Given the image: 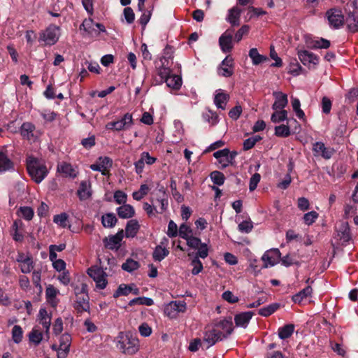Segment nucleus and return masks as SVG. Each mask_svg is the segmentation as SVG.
<instances>
[{"instance_id":"nucleus-1","label":"nucleus","mask_w":358,"mask_h":358,"mask_svg":"<svg viewBox=\"0 0 358 358\" xmlns=\"http://www.w3.org/2000/svg\"><path fill=\"white\" fill-rule=\"evenodd\" d=\"M116 347L122 353L132 355L139 350V340L129 331H121L116 337Z\"/></svg>"},{"instance_id":"nucleus-2","label":"nucleus","mask_w":358,"mask_h":358,"mask_svg":"<svg viewBox=\"0 0 358 358\" xmlns=\"http://www.w3.org/2000/svg\"><path fill=\"white\" fill-rule=\"evenodd\" d=\"M27 169L31 179L36 183L41 182L48 173L45 162L32 156L27 158Z\"/></svg>"},{"instance_id":"nucleus-3","label":"nucleus","mask_w":358,"mask_h":358,"mask_svg":"<svg viewBox=\"0 0 358 358\" xmlns=\"http://www.w3.org/2000/svg\"><path fill=\"white\" fill-rule=\"evenodd\" d=\"M76 301L74 308L78 312L89 311L90 303L87 285L82 283L75 287Z\"/></svg>"},{"instance_id":"nucleus-4","label":"nucleus","mask_w":358,"mask_h":358,"mask_svg":"<svg viewBox=\"0 0 358 358\" xmlns=\"http://www.w3.org/2000/svg\"><path fill=\"white\" fill-rule=\"evenodd\" d=\"M224 336L220 334L214 326L207 327L203 332V346L205 349H208L216 343L222 341Z\"/></svg>"},{"instance_id":"nucleus-5","label":"nucleus","mask_w":358,"mask_h":358,"mask_svg":"<svg viewBox=\"0 0 358 358\" xmlns=\"http://www.w3.org/2000/svg\"><path fill=\"white\" fill-rule=\"evenodd\" d=\"M87 273L93 279L98 289H103L106 288L108 280V275L102 268L97 266H91L87 270Z\"/></svg>"},{"instance_id":"nucleus-6","label":"nucleus","mask_w":358,"mask_h":358,"mask_svg":"<svg viewBox=\"0 0 358 358\" xmlns=\"http://www.w3.org/2000/svg\"><path fill=\"white\" fill-rule=\"evenodd\" d=\"M59 37V28L51 24L40 34V41H43L47 45H52L57 43Z\"/></svg>"},{"instance_id":"nucleus-7","label":"nucleus","mask_w":358,"mask_h":358,"mask_svg":"<svg viewBox=\"0 0 358 358\" xmlns=\"http://www.w3.org/2000/svg\"><path fill=\"white\" fill-rule=\"evenodd\" d=\"M132 123L131 115L126 113L120 120L107 123L106 128L108 130L120 131L129 129Z\"/></svg>"},{"instance_id":"nucleus-8","label":"nucleus","mask_w":358,"mask_h":358,"mask_svg":"<svg viewBox=\"0 0 358 358\" xmlns=\"http://www.w3.org/2000/svg\"><path fill=\"white\" fill-rule=\"evenodd\" d=\"M326 17L331 28L339 29L343 25L344 16L340 9L334 8L328 10Z\"/></svg>"},{"instance_id":"nucleus-9","label":"nucleus","mask_w":358,"mask_h":358,"mask_svg":"<svg viewBox=\"0 0 358 358\" xmlns=\"http://www.w3.org/2000/svg\"><path fill=\"white\" fill-rule=\"evenodd\" d=\"M16 262L18 263L20 271L23 273H29L34 268V261L29 254L18 252Z\"/></svg>"},{"instance_id":"nucleus-10","label":"nucleus","mask_w":358,"mask_h":358,"mask_svg":"<svg viewBox=\"0 0 358 358\" xmlns=\"http://www.w3.org/2000/svg\"><path fill=\"white\" fill-rule=\"evenodd\" d=\"M280 258V252L278 249H271L266 251L262 257L264 262L263 267L268 268L275 266Z\"/></svg>"},{"instance_id":"nucleus-11","label":"nucleus","mask_w":358,"mask_h":358,"mask_svg":"<svg viewBox=\"0 0 358 358\" xmlns=\"http://www.w3.org/2000/svg\"><path fill=\"white\" fill-rule=\"evenodd\" d=\"M234 70V59L230 56H227L218 66L217 73L223 77H230L233 75Z\"/></svg>"},{"instance_id":"nucleus-12","label":"nucleus","mask_w":358,"mask_h":358,"mask_svg":"<svg viewBox=\"0 0 358 358\" xmlns=\"http://www.w3.org/2000/svg\"><path fill=\"white\" fill-rule=\"evenodd\" d=\"M112 164L113 161L110 158L108 157H99L96 164L90 166V169L95 171H100L102 175L106 176Z\"/></svg>"},{"instance_id":"nucleus-13","label":"nucleus","mask_w":358,"mask_h":358,"mask_svg":"<svg viewBox=\"0 0 358 358\" xmlns=\"http://www.w3.org/2000/svg\"><path fill=\"white\" fill-rule=\"evenodd\" d=\"M124 237L123 230L119 231L116 234L104 238L103 242L106 248L110 250H117L121 245Z\"/></svg>"},{"instance_id":"nucleus-14","label":"nucleus","mask_w":358,"mask_h":358,"mask_svg":"<svg viewBox=\"0 0 358 358\" xmlns=\"http://www.w3.org/2000/svg\"><path fill=\"white\" fill-rule=\"evenodd\" d=\"M298 56L303 65L308 66L309 68L315 66L319 62V58L315 54L308 50L299 51Z\"/></svg>"},{"instance_id":"nucleus-15","label":"nucleus","mask_w":358,"mask_h":358,"mask_svg":"<svg viewBox=\"0 0 358 358\" xmlns=\"http://www.w3.org/2000/svg\"><path fill=\"white\" fill-rule=\"evenodd\" d=\"M214 327L224 336V339L231 334L234 324L231 318L224 319L215 324Z\"/></svg>"},{"instance_id":"nucleus-16","label":"nucleus","mask_w":358,"mask_h":358,"mask_svg":"<svg viewBox=\"0 0 358 358\" xmlns=\"http://www.w3.org/2000/svg\"><path fill=\"white\" fill-rule=\"evenodd\" d=\"M313 150L315 156H321L325 159H330L334 154V149L327 148L322 142H316L313 144Z\"/></svg>"},{"instance_id":"nucleus-17","label":"nucleus","mask_w":358,"mask_h":358,"mask_svg":"<svg viewBox=\"0 0 358 358\" xmlns=\"http://www.w3.org/2000/svg\"><path fill=\"white\" fill-rule=\"evenodd\" d=\"M232 32L227 30L219 38V45L223 52H229L233 48Z\"/></svg>"},{"instance_id":"nucleus-18","label":"nucleus","mask_w":358,"mask_h":358,"mask_svg":"<svg viewBox=\"0 0 358 358\" xmlns=\"http://www.w3.org/2000/svg\"><path fill=\"white\" fill-rule=\"evenodd\" d=\"M24 224L21 220H16L14 221L10 230V235L14 241L17 242H22L24 239Z\"/></svg>"},{"instance_id":"nucleus-19","label":"nucleus","mask_w":358,"mask_h":358,"mask_svg":"<svg viewBox=\"0 0 358 358\" xmlns=\"http://www.w3.org/2000/svg\"><path fill=\"white\" fill-rule=\"evenodd\" d=\"M273 95L275 101L272 106V109L274 110H284V108L288 103L287 95L282 93L281 91H275Z\"/></svg>"},{"instance_id":"nucleus-20","label":"nucleus","mask_w":358,"mask_h":358,"mask_svg":"<svg viewBox=\"0 0 358 358\" xmlns=\"http://www.w3.org/2000/svg\"><path fill=\"white\" fill-rule=\"evenodd\" d=\"M35 126L31 122H24L20 127V134L28 141H35L34 135Z\"/></svg>"},{"instance_id":"nucleus-21","label":"nucleus","mask_w":358,"mask_h":358,"mask_svg":"<svg viewBox=\"0 0 358 358\" xmlns=\"http://www.w3.org/2000/svg\"><path fill=\"white\" fill-rule=\"evenodd\" d=\"M59 292V290L52 285H49L46 288V300L52 307L55 308L57 306L58 299H57V296Z\"/></svg>"},{"instance_id":"nucleus-22","label":"nucleus","mask_w":358,"mask_h":358,"mask_svg":"<svg viewBox=\"0 0 358 358\" xmlns=\"http://www.w3.org/2000/svg\"><path fill=\"white\" fill-rule=\"evenodd\" d=\"M252 316L253 313L251 311L243 312L236 315L234 317L236 325L237 327L245 328L249 324Z\"/></svg>"},{"instance_id":"nucleus-23","label":"nucleus","mask_w":358,"mask_h":358,"mask_svg":"<svg viewBox=\"0 0 358 358\" xmlns=\"http://www.w3.org/2000/svg\"><path fill=\"white\" fill-rule=\"evenodd\" d=\"M92 195L91 183L90 181H81L78 189V196L80 200H86Z\"/></svg>"},{"instance_id":"nucleus-24","label":"nucleus","mask_w":358,"mask_h":358,"mask_svg":"<svg viewBox=\"0 0 358 358\" xmlns=\"http://www.w3.org/2000/svg\"><path fill=\"white\" fill-rule=\"evenodd\" d=\"M38 320L45 332L48 333L51 324V316L45 308H41L39 310Z\"/></svg>"},{"instance_id":"nucleus-25","label":"nucleus","mask_w":358,"mask_h":358,"mask_svg":"<svg viewBox=\"0 0 358 358\" xmlns=\"http://www.w3.org/2000/svg\"><path fill=\"white\" fill-rule=\"evenodd\" d=\"M241 10L235 6L229 9L226 20L232 26H238L240 24Z\"/></svg>"},{"instance_id":"nucleus-26","label":"nucleus","mask_w":358,"mask_h":358,"mask_svg":"<svg viewBox=\"0 0 358 358\" xmlns=\"http://www.w3.org/2000/svg\"><path fill=\"white\" fill-rule=\"evenodd\" d=\"M117 213L122 219H129L135 214L134 207L129 204H123L117 208Z\"/></svg>"},{"instance_id":"nucleus-27","label":"nucleus","mask_w":358,"mask_h":358,"mask_svg":"<svg viewBox=\"0 0 358 358\" xmlns=\"http://www.w3.org/2000/svg\"><path fill=\"white\" fill-rule=\"evenodd\" d=\"M140 225L136 220H130L125 227V235L127 238H134L137 234Z\"/></svg>"},{"instance_id":"nucleus-28","label":"nucleus","mask_w":358,"mask_h":358,"mask_svg":"<svg viewBox=\"0 0 358 358\" xmlns=\"http://www.w3.org/2000/svg\"><path fill=\"white\" fill-rule=\"evenodd\" d=\"M166 87L172 90H179L182 85V78L177 75L169 76L164 81Z\"/></svg>"},{"instance_id":"nucleus-29","label":"nucleus","mask_w":358,"mask_h":358,"mask_svg":"<svg viewBox=\"0 0 358 358\" xmlns=\"http://www.w3.org/2000/svg\"><path fill=\"white\" fill-rule=\"evenodd\" d=\"M229 99V94L224 92H220L215 94L214 97V103L217 108L225 110Z\"/></svg>"},{"instance_id":"nucleus-30","label":"nucleus","mask_w":358,"mask_h":358,"mask_svg":"<svg viewBox=\"0 0 358 358\" xmlns=\"http://www.w3.org/2000/svg\"><path fill=\"white\" fill-rule=\"evenodd\" d=\"M249 57L252 59V63L253 65H259L264 62L268 60V57L260 55L257 48H251L249 51Z\"/></svg>"},{"instance_id":"nucleus-31","label":"nucleus","mask_w":358,"mask_h":358,"mask_svg":"<svg viewBox=\"0 0 358 358\" xmlns=\"http://www.w3.org/2000/svg\"><path fill=\"white\" fill-rule=\"evenodd\" d=\"M57 170L59 172L64 174L66 176H69L73 178H76L77 176L76 170L73 168L71 164L69 163H61L58 165Z\"/></svg>"},{"instance_id":"nucleus-32","label":"nucleus","mask_w":358,"mask_h":358,"mask_svg":"<svg viewBox=\"0 0 358 358\" xmlns=\"http://www.w3.org/2000/svg\"><path fill=\"white\" fill-rule=\"evenodd\" d=\"M346 23L350 31H358V15L350 13L346 18Z\"/></svg>"},{"instance_id":"nucleus-33","label":"nucleus","mask_w":358,"mask_h":358,"mask_svg":"<svg viewBox=\"0 0 358 358\" xmlns=\"http://www.w3.org/2000/svg\"><path fill=\"white\" fill-rule=\"evenodd\" d=\"M313 292L312 287L308 285L306 287H305L303 289L298 292L297 294H294L292 296V301L294 303H300L304 299L307 298L308 296H310Z\"/></svg>"},{"instance_id":"nucleus-34","label":"nucleus","mask_w":358,"mask_h":358,"mask_svg":"<svg viewBox=\"0 0 358 358\" xmlns=\"http://www.w3.org/2000/svg\"><path fill=\"white\" fill-rule=\"evenodd\" d=\"M236 155L237 152L233 151L231 152V154L228 155L227 157H222L221 159H218L217 161L220 164L219 167L223 169L229 165H234Z\"/></svg>"},{"instance_id":"nucleus-35","label":"nucleus","mask_w":358,"mask_h":358,"mask_svg":"<svg viewBox=\"0 0 358 358\" xmlns=\"http://www.w3.org/2000/svg\"><path fill=\"white\" fill-rule=\"evenodd\" d=\"M117 220L113 213H106L101 217V223L104 227L112 228L113 227Z\"/></svg>"},{"instance_id":"nucleus-36","label":"nucleus","mask_w":358,"mask_h":358,"mask_svg":"<svg viewBox=\"0 0 358 358\" xmlns=\"http://www.w3.org/2000/svg\"><path fill=\"white\" fill-rule=\"evenodd\" d=\"M294 330V324H286L278 329V336L280 339L284 340L289 338Z\"/></svg>"},{"instance_id":"nucleus-37","label":"nucleus","mask_w":358,"mask_h":358,"mask_svg":"<svg viewBox=\"0 0 358 358\" xmlns=\"http://www.w3.org/2000/svg\"><path fill=\"white\" fill-rule=\"evenodd\" d=\"M169 254V251L162 245H157L152 254V257L155 261L161 262Z\"/></svg>"},{"instance_id":"nucleus-38","label":"nucleus","mask_w":358,"mask_h":358,"mask_svg":"<svg viewBox=\"0 0 358 358\" xmlns=\"http://www.w3.org/2000/svg\"><path fill=\"white\" fill-rule=\"evenodd\" d=\"M280 307V304L274 303L263 307L259 310V314L263 317H268L275 313Z\"/></svg>"},{"instance_id":"nucleus-39","label":"nucleus","mask_w":358,"mask_h":358,"mask_svg":"<svg viewBox=\"0 0 358 358\" xmlns=\"http://www.w3.org/2000/svg\"><path fill=\"white\" fill-rule=\"evenodd\" d=\"M12 168L13 162L4 152H0V172L10 170Z\"/></svg>"},{"instance_id":"nucleus-40","label":"nucleus","mask_w":358,"mask_h":358,"mask_svg":"<svg viewBox=\"0 0 358 358\" xmlns=\"http://www.w3.org/2000/svg\"><path fill=\"white\" fill-rule=\"evenodd\" d=\"M53 222L59 227L65 228L69 225V215L66 213L55 215L53 217Z\"/></svg>"},{"instance_id":"nucleus-41","label":"nucleus","mask_w":358,"mask_h":358,"mask_svg":"<svg viewBox=\"0 0 358 358\" xmlns=\"http://www.w3.org/2000/svg\"><path fill=\"white\" fill-rule=\"evenodd\" d=\"M17 215L20 217H23L26 220H32L34 212L32 208L29 206H22L19 208L17 210Z\"/></svg>"},{"instance_id":"nucleus-42","label":"nucleus","mask_w":358,"mask_h":358,"mask_svg":"<svg viewBox=\"0 0 358 358\" xmlns=\"http://www.w3.org/2000/svg\"><path fill=\"white\" fill-rule=\"evenodd\" d=\"M287 118V112L285 110H277L271 115V120L277 124L285 121Z\"/></svg>"},{"instance_id":"nucleus-43","label":"nucleus","mask_w":358,"mask_h":358,"mask_svg":"<svg viewBox=\"0 0 358 358\" xmlns=\"http://www.w3.org/2000/svg\"><path fill=\"white\" fill-rule=\"evenodd\" d=\"M138 267L139 263L132 259H127L122 265V268L127 272H132L138 269Z\"/></svg>"},{"instance_id":"nucleus-44","label":"nucleus","mask_w":358,"mask_h":358,"mask_svg":"<svg viewBox=\"0 0 358 358\" xmlns=\"http://www.w3.org/2000/svg\"><path fill=\"white\" fill-rule=\"evenodd\" d=\"M210 177L213 183L219 186L222 185L225 180L224 174L218 171H213Z\"/></svg>"},{"instance_id":"nucleus-45","label":"nucleus","mask_w":358,"mask_h":358,"mask_svg":"<svg viewBox=\"0 0 358 358\" xmlns=\"http://www.w3.org/2000/svg\"><path fill=\"white\" fill-rule=\"evenodd\" d=\"M275 134L278 137H287L290 135L289 127L285 124L276 126L275 127Z\"/></svg>"},{"instance_id":"nucleus-46","label":"nucleus","mask_w":358,"mask_h":358,"mask_svg":"<svg viewBox=\"0 0 358 358\" xmlns=\"http://www.w3.org/2000/svg\"><path fill=\"white\" fill-rule=\"evenodd\" d=\"M203 119L209 122L211 125H215L218 123L219 122V117L217 114L213 111V110H208L207 113H204L203 115Z\"/></svg>"},{"instance_id":"nucleus-47","label":"nucleus","mask_w":358,"mask_h":358,"mask_svg":"<svg viewBox=\"0 0 358 358\" xmlns=\"http://www.w3.org/2000/svg\"><path fill=\"white\" fill-rule=\"evenodd\" d=\"M95 23L93 20L91 18L85 19L83 22L82 24L80 27V29H83L88 34H92L94 29Z\"/></svg>"},{"instance_id":"nucleus-48","label":"nucleus","mask_w":358,"mask_h":358,"mask_svg":"<svg viewBox=\"0 0 358 358\" xmlns=\"http://www.w3.org/2000/svg\"><path fill=\"white\" fill-rule=\"evenodd\" d=\"M23 331L20 326L15 325L12 329V338L15 343H19L22 339Z\"/></svg>"},{"instance_id":"nucleus-49","label":"nucleus","mask_w":358,"mask_h":358,"mask_svg":"<svg viewBox=\"0 0 358 358\" xmlns=\"http://www.w3.org/2000/svg\"><path fill=\"white\" fill-rule=\"evenodd\" d=\"M40 115L43 117V120L47 122L54 121L57 117V113L48 109H44L39 111Z\"/></svg>"},{"instance_id":"nucleus-50","label":"nucleus","mask_w":358,"mask_h":358,"mask_svg":"<svg viewBox=\"0 0 358 358\" xmlns=\"http://www.w3.org/2000/svg\"><path fill=\"white\" fill-rule=\"evenodd\" d=\"M52 349L57 351L58 358H66L69 352L70 348H63L62 345L54 344L52 345Z\"/></svg>"},{"instance_id":"nucleus-51","label":"nucleus","mask_w":358,"mask_h":358,"mask_svg":"<svg viewBox=\"0 0 358 358\" xmlns=\"http://www.w3.org/2000/svg\"><path fill=\"white\" fill-rule=\"evenodd\" d=\"M261 139H262V138L258 135L253 136L250 138H247L243 142V149L245 150H248L251 149L252 148H253L255 146L256 143H257Z\"/></svg>"},{"instance_id":"nucleus-52","label":"nucleus","mask_w":358,"mask_h":358,"mask_svg":"<svg viewBox=\"0 0 358 358\" xmlns=\"http://www.w3.org/2000/svg\"><path fill=\"white\" fill-rule=\"evenodd\" d=\"M252 228L253 224L250 220H244L242 222H241L238 226L239 231L245 234L250 233L252 231Z\"/></svg>"},{"instance_id":"nucleus-53","label":"nucleus","mask_w":358,"mask_h":358,"mask_svg":"<svg viewBox=\"0 0 358 358\" xmlns=\"http://www.w3.org/2000/svg\"><path fill=\"white\" fill-rule=\"evenodd\" d=\"M43 338V334L38 329H33L29 334V340L31 342L38 345Z\"/></svg>"},{"instance_id":"nucleus-54","label":"nucleus","mask_w":358,"mask_h":358,"mask_svg":"<svg viewBox=\"0 0 358 358\" xmlns=\"http://www.w3.org/2000/svg\"><path fill=\"white\" fill-rule=\"evenodd\" d=\"M153 300L148 297H138L135 298L129 301V305L133 306L135 304H143L146 306H152L153 304Z\"/></svg>"},{"instance_id":"nucleus-55","label":"nucleus","mask_w":358,"mask_h":358,"mask_svg":"<svg viewBox=\"0 0 358 358\" xmlns=\"http://www.w3.org/2000/svg\"><path fill=\"white\" fill-rule=\"evenodd\" d=\"M131 292V287L129 286H127L124 284H122L119 286L117 289L115 291V292L113 294V296L115 298H117L120 296H127Z\"/></svg>"},{"instance_id":"nucleus-56","label":"nucleus","mask_w":358,"mask_h":358,"mask_svg":"<svg viewBox=\"0 0 358 358\" xmlns=\"http://www.w3.org/2000/svg\"><path fill=\"white\" fill-rule=\"evenodd\" d=\"M192 233V230L189 226L186 224H182L178 229V234L183 239L186 240L189 236H190Z\"/></svg>"},{"instance_id":"nucleus-57","label":"nucleus","mask_w":358,"mask_h":358,"mask_svg":"<svg viewBox=\"0 0 358 358\" xmlns=\"http://www.w3.org/2000/svg\"><path fill=\"white\" fill-rule=\"evenodd\" d=\"M178 226L177 224L173 221L170 220L168 224V229L166 234L170 238H174L178 236Z\"/></svg>"},{"instance_id":"nucleus-58","label":"nucleus","mask_w":358,"mask_h":358,"mask_svg":"<svg viewBox=\"0 0 358 358\" xmlns=\"http://www.w3.org/2000/svg\"><path fill=\"white\" fill-rule=\"evenodd\" d=\"M127 194L121 191L117 190L114 193V200L117 204H125L127 202Z\"/></svg>"},{"instance_id":"nucleus-59","label":"nucleus","mask_w":358,"mask_h":358,"mask_svg":"<svg viewBox=\"0 0 358 358\" xmlns=\"http://www.w3.org/2000/svg\"><path fill=\"white\" fill-rule=\"evenodd\" d=\"M302 71L301 66L296 62H291L288 66V72L292 76H298Z\"/></svg>"},{"instance_id":"nucleus-60","label":"nucleus","mask_w":358,"mask_h":358,"mask_svg":"<svg viewBox=\"0 0 358 358\" xmlns=\"http://www.w3.org/2000/svg\"><path fill=\"white\" fill-rule=\"evenodd\" d=\"M318 217V213L315 211H310L303 215V221L306 224L310 225Z\"/></svg>"},{"instance_id":"nucleus-61","label":"nucleus","mask_w":358,"mask_h":358,"mask_svg":"<svg viewBox=\"0 0 358 358\" xmlns=\"http://www.w3.org/2000/svg\"><path fill=\"white\" fill-rule=\"evenodd\" d=\"M329 46L330 42L322 38L315 40L312 45L313 48H328Z\"/></svg>"},{"instance_id":"nucleus-62","label":"nucleus","mask_w":358,"mask_h":358,"mask_svg":"<svg viewBox=\"0 0 358 358\" xmlns=\"http://www.w3.org/2000/svg\"><path fill=\"white\" fill-rule=\"evenodd\" d=\"M200 348L205 349L203 346V339L194 338L189 343L188 348L191 352H196Z\"/></svg>"},{"instance_id":"nucleus-63","label":"nucleus","mask_w":358,"mask_h":358,"mask_svg":"<svg viewBox=\"0 0 358 358\" xmlns=\"http://www.w3.org/2000/svg\"><path fill=\"white\" fill-rule=\"evenodd\" d=\"M124 19L128 24H131L135 19V15L131 8L127 7L123 11Z\"/></svg>"},{"instance_id":"nucleus-64","label":"nucleus","mask_w":358,"mask_h":358,"mask_svg":"<svg viewBox=\"0 0 358 358\" xmlns=\"http://www.w3.org/2000/svg\"><path fill=\"white\" fill-rule=\"evenodd\" d=\"M192 265L193 266V268L192 270V275H195L199 274L203 269L202 263L197 257L192 261Z\"/></svg>"}]
</instances>
